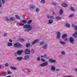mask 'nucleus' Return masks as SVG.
<instances>
[{
	"instance_id": "obj_1",
	"label": "nucleus",
	"mask_w": 77,
	"mask_h": 77,
	"mask_svg": "<svg viewBox=\"0 0 77 77\" xmlns=\"http://www.w3.org/2000/svg\"><path fill=\"white\" fill-rule=\"evenodd\" d=\"M23 28L26 29H24L25 32H29L32 30V26H30V25H25L23 26Z\"/></svg>"
},
{
	"instance_id": "obj_2",
	"label": "nucleus",
	"mask_w": 77,
	"mask_h": 77,
	"mask_svg": "<svg viewBox=\"0 0 77 77\" xmlns=\"http://www.w3.org/2000/svg\"><path fill=\"white\" fill-rule=\"evenodd\" d=\"M14 47H18V48H20V47H22V45L20 43H17L14 44Z\"/></svg>"
},
{
	"instance_id": "obj_3",
	"label": "nucleus",
	"mask_w": 77,
	"mask_h": 77,
	"mask_svg": "<svg viewBox=\"0 0 77 77\" xmlns=\"http://www.w3.org/2000/svg\"><path fill=\"white\" fill-rule=\"evenodd\" d=\"M48 65V63L47 62H45L41 64L40 66H47Z\"/></svg>"
},
{
	"instance_id": "obj_4",
	"label": "nucleus",
	"mask_w": 77,
	"mask_h": 77,
	"mask_svg": "<svg viewBox=\"0 0 77 77\" xmlns=\"http://www.w3.org/2000/svg\"><path fill=\"white\" fill-rule=\"evenodd\" d=\"M56 60H53L52 59H50L49 60V62L50 63H56Z\"/></svg>"
},
{
	"instance_id": "obj_5",
	"label": "nucleus",
	"mask_w": 77,
	"mask_h": 77,
	"mask_svg": "<svg viewBox=\"0 0 77 77\" xmlns=\"http://www.w3.org/2000/svg\"><path fill=\"white\" fill-rule=\"evenodd\" d=\"M30 52V50H29V49H26L25 51V54H29Z\"/></svg>"
},
{
	"instance_id": "obj_6",
	"label": "nucleus",
	"mask_w": 77,
	"mask_h": 77,
	"mask_svg": "<svg viewBox=\"0 0 77 77\" xmlns=\"http://www.w3.org/2000/svg\"><path fill=\"white\" fill-rule=\"evenodd\" d=\"M23 50H21L20 51H17V53L18 55H21V53H23Z\"/></svg>"
},
{
	"instance_id": "obj_7",
	"label": "nucleus",
	"mask_w": 77,
	"mask_h": 77,
	"mask_svg": "<svg viewBox=\"0 0 77 77\" xmlns=\"http://www.w3.org/2000/svg\"><path fill=\"white\" fill-rule=\"evenodd\" d=\"M60 32H57V39H59L60 37Z\"/></svg>"
},
{
	"instance_id": "obj_8",
	"label": "nucleus",
	"mask_w": 77,
	"mask_h": 77,
	"mask_svg": "<svg viewBox=\"0 0 77 77\" xmlns=\"http://www.w3.org/2000/svg\"><path fill=\"white\" fill-rule=\"evenodd\" d=\"M23 59V57H18L17 58L16 60L18 61H20L22 60V59Z\"/></svg>"
},
{
	"instance_id": "obj_9",
	"label": "nucleus",
	"mask_w": 77,
	"mask_h": 77,
	"mask_svg": "<svg viewBox=\"0 0 77 77\" xmlns=\"http://www.w3.org/2000/svg\"><path fill=\"white\" fill-rule=\"evenodd\" d=\"M69 40L70 42H71V43L73 42L74 41V38L73 37H70L69 38Z\"/></svg>"
},
{
	"instance_id": "obj_10",
	"label": "nucleus",
	"mask_w": 77,
	"mask_h": 77,
	"mask_svg": "<svg viewBox=\"0 0 77 77\" xmlns=\"http://www.w3.org/2000/svg\"><path fill=\"white\" fill-rule=\"evenodd\" d=\"M39 41V39H36L34 40L32 44V45H34V44H37V42H38Z\"/></svg>"
},
{
	"instance_id": "obj_11",
	"label": "nucleus",
	"mask_w": 77,
	"mask_h": 77,
	"mask_svg": "<svg viewBox=\"0 0 77 77\" xmlns=\"http://www.w3.org/2000/svg\"><path fill=\"white\" fill-rule=\"evenodd\" d=\"M55 66L54 65H52L51 66V70L52 71H55Z\"/></svg>"
},
{
	"instance_id": "obj_12",
	"label": "nucleus",
	"mask_w": 77,
	"mask_h": 77,
	"mask_svg": "<svg viewBox=\"0 0 77 77\" xmlns=\"http://www.w3.org/2000/svg\"><path fill=\"white\" fill-rule=\"evenodd\" d=\"M29 58V55L25 56L24 57V60H28Z\"/></svg>"
},
{
	"instance_id": "obj_13",
	"label": "nucleus",
	"mask_w": 77,
	"mask_h": 77,
	"mask_svg": "<svg viewBox=\"0 0 77 77\" xmlns=\"http://www.w3.org/2000/svg\"><path fill=\"white\" fill-rule=\"evenodd\" d=\"M62 6L64 7V8H66L68 5H66L65 3H63L61 5Z\"/></svg>"
},
{
	"instance_id": "obj_14",
	"label": "nucleus",
	"mask_w": 77,
	"mask_h": 77,
	"mask_svg": "<svg viewBox=\"0 0 77 77\" xmlns=\"http://www.w3.org/2000/svg\"><path fill=\"white\" fill-rule=\"evenodd\" d=\"M62 18V17L59 16H56L55 17V19L57 20H61Z\"/></svg>"
},
{
	"instance_id": "obj_15",
	"label": "nucleus",
	"mask_w": 77,
	"mask_h": 77,
	"mask_svg": "<svg viewBox=\"0 0 77 77\" xmlns=\"http://www.w3.org/2000/svg\"><path fill=\"white\" fill-rule=\"evenodd\" d=\"M68 36V35L66 34H64L62 35V38L63 39H64L65 37H67Z\"/></svg>"
},
{
	"instance_id": "obj_16",
	"label": "nucleus",
	"mask_w": 77,
	"mask_h": 77,
	"mask_svg": "<svg viewBox=\"0 0 77 77\" xmlns=\"http://www.w3.org/2000/svg\"><path fill=\"white\" fill-rule=\"evenodd\" d=\"M48 46V44H45L43 46V48H44V49H47V47Z\"/></svg>"
},
{
	"instance_id": "obj_17",
	"label": "nucleus",
	"mask_w": 77,
	"mask_h": 77,
	"mask_svg": "<svg viewBox=\"0 0 77 77\" xmlns=\"http://www.w3.org/2000/svg\"><path fill=\"white\" fill-rule=\"evenodd\" d=\"M12 45H13L12 43L9 42L7 44V46H8V47H11V46H12Z\"/></svg>"
},
{
	"instance_id": "obj_18",
	"label": "nucleus",
	"mask_w": 77,
	"mask_h": 77,
	"mask_svg": "<svg viewBox=\"0 0 77 77\" xmlns=\"http://www.w3.org/2000/svg\"><path fill=\"white\" fill-rule=\"evenodd\" d=\"M53 22V20H49V22L48 23V24H52V23Z\"/></svg>"
},
{
	"instance_id": "obj_19",
	"label": "nucleus",
	"mask_w": 77,
	"mask_h": 77,
	"mask_svg": "<svg viewBox=\"0 0 77 77\" xmlns=\"http://www.w3.org/2000/svg\"><path fill=\"white\" fill-rule=\"evenodd\" d=\"M65 26L69 28V27H70V25L69 23H66V24H65Z\"/></svg>"
},
{
	"instance_id": "obj_20",
	"label": "nucleus",
	"mask_w": 77,
	"mask_h": 77,
	"mask_svg": "<svg viewBox=\"0 0 77 77\" xmlns=\"http://www.w3.org/2000/svg\"><path fill=\"white\" fill-rule=\"evenodd\" d=\"M11 69H13V70H15V69H17V68L16 67H11Z\"/></svg>"
},
{
	"instance_id": "obj_21",
	"label": "nucleus",
	"mask_w": 77,
	"mask_h": 77,
	"mask_svg": "<svg viewBox=\"0 0 77 77\" xmlns=\"http://www.w3.org/2000/svg\"><path fill=\"white\" fill-rule=\"evenodd\" d=\"M60 43L62 45H65V42L62 41H60Z\"/></svg>"
},
{
	"instance_id": "obj_22",
	"label": "nucleus",
	"mask_w": 77,
	"mask_h": 77,
	"mask_svg": "<svg viewBox=\"0 0 77 77\" xmlns=\"http://www.w3.org/2000/svg\"><path fill=\"white\" fill-rule=\"evenodd\" d=\"M30 44L29 43H27L26 45V47H30Z\"/></svg>"
},
{
	"instance_id": "obj_23",
	"label": "nucleus",
	"mask_w": 77,
	"mask_h": 77,
	"mask_svg": "<svg viewBox=\"0 0 77 77\" xmlns=\"http://www.w3.org/2000/svg\"><path fill=\"white\" fill-rule=\"evenodd\" d=\"M22 22H23V23L24 24H26L27 23V20H22Z\"/></svg>"
},
{
	"instance_id": "obj_24",
	"label": "nucleus",
	"mask_w": 77,
	"mask_h": 77,
	"mask_svg": "<svg viewBox=\"0 0 77 77\" xmlns=\"http://www.w3.org/2000/svg\"><path fill=\"white\" fill-rule=\"evenodd\" d=\"M10 21V19L8 17H6V19L5 20V21L8 22V21Z\"/></svg>"
},
{
	"instance_id": "obj_25",
	"label": "nucleus",
	"mask_w": 77,
	"mask_h": 77,
	"mask_svg": "<svg viewBox=\"0 0 77 77\" xmlns=\"http://www.w3.org/2000/svg\"><path fill=\"white\" fill-rule=\"evenodd\" d=\"M72 26L73 27H74V28L75 29V30H77V26H75V25H72Z\"/></svg>"
},
{
	"instance_id": "obj_26",
	"label": "nucleus",
	"mask_w": 77,
	"mask_h": 77,
	"mask_svg": "<svg viewBox=\"0 0 77 77\" xmlns=\"http://www.w3.org/2000/svg\"><path fill=\"white\" fill-rule=\"evenodd\" d=\"M15 17L17 19H18L19 20H20V17L18 15H16Z\"/></svg>"
},
{
	"instance_id": "obj_27",
	"label": "nucleus",
	"mask_w": 77,
	"mask_h": 77,
	"mask_svg": "<svg viewBox=\"0 0 77 77\" xmlns=\"http://www.w3.org/2000/svg\"><path fill=\"white\" fill-rule=\"evenodd\" d=\"M19 40L20 41H22V42H24L25 41V40L23 38H20Z\"/></svg>"
},
{
	"instance_id": "obj_28",
	"label": "nucleus",
	"mask_w": 77,
	"mask_h": 77,
	"mask_svg": "<svg viewBox=\"0 0 77 77\" xmlns=\"http://www.w3.org/2000/svg\"><path fill=\"white\" fill-rule=\"evenodd\" d=\"M70 10H71V11H75V9H74V8L72 7H71L70 8Z\"/></svg>"
},
{
	"instance_id": "obj_29",
	"label": "nucleus",
	"mask_w": 77,
	"mask_h": 77,
	"mask_svg": "<svg viewBox=\"0 0 77 77\" xmlns=\"http://www.w3.org/2000/svg\"><path fill=\"white\" fill-rule=\"evenodd\" d=\"M61 54H63V55H65V51H62L61 52Z\"/></svg>"
},
{
	"instance_id": "obj_30",
	"label": "nucleus",
	"mask_w": 77,
	"mask_h": 77,
	"mask_svg": "<svg viewBox=\"0 0 77 77\" xmlns=\"http://www.w3.org/2000/svg\"><path fill=\"white\" fill-rule=\"evenodd\" d=\"M32 20H29L27 22L28 24H29L31 23V22H32Z\"/></svg>"
},
{
	"instance_id": "obj_31",
	"label": "nucleus",
	"mask_w": 77,
	"mask_h": 77,
	"mask_svg": "<svg viewBox=\"0 0 77 77\" xmlns=\"http://www.w3.org/2000/svg\"><path fill=\"white\" fill-rule=\"evenodd\" d=\"M44 44V42H42L40 43V45H39V46H41V45H42Z\"/></svg>"
},
{
	"instance_id": "obj_32",
	"label": "nucleus",
	"mask_w": 77,
	"mask_h": 77,
	"mask_svg": "<svg viewBox=\"0 0 77 77\" xmlns=\"http://www.w3.org/2000/svg\"><path fill=\"white\" fill-rule=\"evenodd\" d=\"M60 15H61V14H63V11L62 10H60Z\"/></svg>"
},
{
	"instance_id": "obj_33",
	"label": "nucleus",
	"mask_w": 77,
	"mask_h": 77,
	"mask_svg": "<svg viewBox=\"0 0 77 77\" xmlns=\"http://www.w3.org/2000/svg\"><path fill=\"white\" fill-rule=\"evenodd\" d=\"M35 8V6L33 5H31L30 6V8H31L32 9H34Z\"/></svg>"
},
{
	"instance_id": "obj_34",
	"label": "nucleus",
	"mask_w": 77,
	"mask_h": 77,
	"mask_svg": "<svg viewBox=\"0 0 77 77\" xmlns=\"http://www.w3.org/2000/svg\"><path fill=\"white\" fill-rule=\"evenodd\" d=\"M10 20L11 21H14V18L13 17H11L10 18Z\"/></svg>"
},
{
	"instance_id": "obj_35",
	"label": "nucleus",
	"mask_w": 77,
	"mask_h": 77,
	"mask_svg": "<svg viewBox=\"0 0 77 77\" xmlns=\"http://www.w3.org/2000/svg\"><path fill=\"white\" fill-rule=\"evenodd\" d=\"M73 16H74V14H72L69 16V17L71 18V17H72Z\"/></svg>"
},
{
	"instance_id": "obj_36",
	"label": "nucleus",
	"mask_w": 77,
	"mask_h": 77,
	"mask_svg": "<svg viewBox=\"0 0 77 77\" xmlns=\"http://www.w3.org/2000/svg\"><path fill=\"white\" fill-rule=\"evenodd\" d=\"M41 60V58L40 57H38L37 59V61H39Z\"/></svg>"
},
{
	"instance_id": "obj_37",
	"label": "nucleus",
	"mask_w": 77,
	"mask_h": 77,
	"mask_svg": "<svg viewBox=\"0 0 77 77\" xmlns=\"http://www.w3.org/2000/svg\"><path fill=\"white\" fill-rule=\"evenodd\" d=\"M52 5H56V3L55 2H52L51 3Z\"/></svg>"
},
{
	"instance_id": "obj_38",
	"label": "nucleus",
	"mask_w": 77,
	"mask_h": 77,
	"mask_svg": "<svg viewBox=\"0 0 77 77\" xmlns=\"http://www.w3.org/2000/svg\"><path fill=\"white\" fill-rule=\"evenodd\" d=\"M39 11H40V9H39L37 8L36 9V12H39Z\"/></svg>"
},
{
	"instance_id": "obj_39",
	"label": "nucleus",
	"mask_w": 77,
	"mask_h": 77,
	"mask_svg": "<svg viewBox=\"0 0 77 77\" xmlns=\"http://www.w3.org/2000/svg\"><path fill=\"white\" fill-rule=\"evenodd\" d=\"M5 66L8 67V66H9V64L8 63H6L5 64Z\"/></svg>"
},
{
	"instance_id": "obj_40",
	"label": "nucleus",
	"mask_w": 77,
	"mask_h": 77,
	"mask_svg": "<svg viewBox=\"0 0 77 77\" xmlns=\"http://www.w3.org/2000/svg\"><path fill=\"white\" fill-rule=\"evenodd\" d=\"M2 3H5V0H1Z\"/></svg>"
},
{
	"instance_id": "obj_41",
	"label": "nucleus",
	"mask_w": 77,
	"mask_h": 77,
	"mask_svg": "<svg viewBox=\"0 0 77 77\" xmlns=\"http://www.w3.org/2000/svg\"><path fill=\"white\" fill-rule=\"evenodd\" d=\"M9 41L10 42H13V41H12V40L11 39H9Z\"/></svg>"
},
{
	"instance_id": "obj_42",
	"label": "nucleus",
	"mask_w": 77,
	"mask_h": 77,
	"mask_svg": "<svg viewBox=\"0 0 77 77\" xmlns=\"http://www.w3.org/2000/svg\"><path fill=\"white\" fill-rule=\"evenodd\" d=\"M42 3H45V1L44 0H41Z\"/></svg>"
},
{
	"instance_id": "obj_43",
	"label": "nucleus",
	"mask_w": 77,
	"mask_h": 77,
	"mask_svg": "<svg viewBox=\"0 0 77 77\" xmlns=\"http://www.w3.org/2000/svg\"><path fill=\"white\" fill-rule=\"evenodd\" d=\"M2 3L0 2V8H2Z\"/></svg>"
},
{
	"instance_id": "obj_44",
	"label": "nucleus",
	"mask_w": 77,
	"mask_h": 77,
	"mask_svg": "<svg viewBox=\"0 0 77 77\" xmlns=\"http://www.w3.org/2000/svg\"><path fill=\"white\" fill-rule=\"evenodd\" d=\"M19 25H20V26H24V24H23V23H19Z\"/></svg>"
},
{
	"instance_id": "obj_45",
	"label": "nucleus",
	"mask_w": 77,
	"mask_h": 77,
	"mask_svg": "<svg viewBox=\"0 0 77 77\" xmlns=\"http://www.w3.org/2000/svg\"><path fill=\"white\" fill-rule=\"evenodd\" d=\"M41 60L42 61H43V62H44V61H45V60L44 58H42Z\"/></svg>"
},
{
	"instance_id": "obj_46",
	"label": "nucleus",
	"mask_w": 77,
	"mask_h": 77,
	"mask_svg": "<svg viewBox=\"0 0 77 77\" xmlns=\"http://www.w3.org/2000/svg\"><path fill=\"white\" fill-rule=\"evenodd\" d=\"M4 36H7V33H4Z\"/></svg>"
},
{
	"instance_id": "obj_47",
	"label": "nucleus",
	"mask_w": 77,
	"mask_h": 77,
	"mask_svg": "<svg viewBox=\"0 0 77 77\" xmlns=\"http://www.w3.org/2000/svg\"><path fill=\"white\" fill-rule=\"evenodd\" d=\"M47 18H48V19H50V16L48 15L47 16Z\"/></svg>"
},
{
	"instance_id": "obj_48",
	"label": "nucleus",
	"mask_w": 77,
	"mask_h": 77,
	"mask_svg": "<svg viewBox=\"0 0 77 77\" xmlns=\"http://www.w3.org/2000/svg\"><path fill=\"white\" fill-rule=\"evenodd\" d=\"M31 51L32 53H34V50L33 49H32L31 50Z\"/></svg>"
},
{
	"instance_id": "obj_49",
	"label": "nucleus",
	"mask_w": 77,
	"mask_h": 77,
	"mask_svg": "<svg viewBox=\"0 0 77 77\" xmlns=\"http://www.w3.org/2000/svg\"><path fill=\"white\" fill-rule=\"evenodd\" d=\"M12 73V72L11 71H8V74H11Z\"/></svg>"
},
{
	"instance_id": "obj_50",
	"label": "nucleus",
	"mask_w": 77,
	"mask_h": 77,
	"mask_svg": "<svg viewBox=\"0 0 77 77\" xmlns=\"http://www.w3.org/2000/svg\"><path fill=\"white\" fill-rule=\"evenodd\" d=\"M43 57H44V58H45V57H47V56H45V54H44Z\"/></svg>"
},
{
	"instance_id": "obj_51",
	"label": "nucleus",
	"mask_w": 77,
	"mask_h": 77,
	"mask_svg": "<svg viewBox=\"0 0 77 77\" xmlns=\"http://www.w3.org/2000/svg\"><path fill=\"white\" fill-rule=\"evenodd\" d=\"M76 35L75 34H73V37H74V38H76Z\"/></svg>"
},
{
	"instance_id": "obj_52",
	"label": "nucleus",
	"mask_w": 77,
	"mask_h": 77,
	"mask_svg": "<svg viewBox=\"0 0 77 77\" xmlns=\"http://www.w3.org/2000/svg\"><path fill=\"white\" fill-rule=\"evenodd\" d=\"M50 18H51V19H53V17L51 16H50Z\"/></svg>"
},
{
	"instance_id": "obj_53",
	"label": "nucleus",
	"mask_w": 77,
	"mask_h": 77,
	"mask_svg": "<svg viewBox=\"0 0 77 77\" xmlns=\"http://www.w3.org/2000/svg\"><path fill=\"white\" fill-rule=\"evenodd\" d=\"M26 70H27L28 71V72H31V70H29V69H26Z\"/></svg>"
},
{
	"instance_id": "obj_54",
	"label": "nucleus",
	"mask_w": 77,
	"mask_h": 77,
	"mask_svg": "<svg viewBox=\"0 0 77 77\" xmlns=\"http://www.w3.org/2000/svg\"><path fill=\"white\" fill-rule=\"evenodd\" d=\"M2 75L4 76H5L6 75V74L5 73H3Z\"/></svg>"
},
{
	"instance_id": "obj_55",
	"label": "nucleus",
	"mask_w": 77,
	"mask_h": 77,
	"mask_svg": "<svg viewBox=\"0 0 77 77\" xmlns=\"http://www.w3.org/2000/svg\"><path fill=\"white\" fill-rule=\"evenodd\" d=\"M64 41H68V40L67 39V38H66L65 39Z\"/></svg>"
},
{
	"instance_id": "obj_56",
	"label": "nucleus",
	"mask_w": 77,
	"mask_h": 77,
	"mask_svg": "<svg viewBox=\"0 0 77 77\" xmlns=\"http://www.w3.org/2000/svg\"><path fill=\"white\" fill-rule=\"evenodd\" d=\"M75 34L77 35V31H76L75 32Z\"/></svg>"
},
{
	"instance_id": "obj_57",
	"label": "nucleus",
	"mask_w": 77,
	"mask_h": 77,
	"mask_svg": "<svg viewBox=\"0 0 77 77\" xmlns=\"http://www.w3.org/2000/svg\"><path fill=\"white\" fill-rule=\"evenodd\" d=\"M56 71H59V69H56Z\"/></svg>"
},
{
	"instance_id": "obj_58",
	"label": "nucleus",
	"mask_w": 77,
	"mask_h": 77,
	"mask_svg": "<svg viewBox=\"0 0 77 77\" xmlns=\"http://www.w3.org/2000/svg\"><path fill=\"white\" fill-rule=\"evenodd\" d=\"M2 68V66L1 65H0V69Z\"/></svg>"
},
{
	"instance_id": "obj_59",
	"label": "nucleus",
	"mask_w": 77,
	"mask_h": 77,
	"mask_svg": "<svg viewBox=\"0 0 77 77\" xmlns=\"http://www.w3.org/2000/svg\"><path fill=\"white\" fill-rule=\"evenodd\" d=\"M55 14V13L54 12V11H53V14Z\"/></svg>"
},
{
	"instance_id": "obj_60",
	"label": "nucleus",
	"mask_w": 77,
	"mask_h": 77,
	"mask_svg": "<svg viewBox=\"0 0 77 77\" xmlns=\"http://www.w3.org/2000/svg\"><path fill=\"white\" fill-rule=\"evenodd\" d=\"M20 24V23H19V22H17V24Z\"/></svg>"
},
{
	"instance_id": "obj_61",
	"label": "nucleus",
	"mask_w": 77,
	"mask_h": 77,
	"mask_svg": "<svg viewBox=\"0 0 77 77\" xmlns=\"http://www.w3.org/2000/svg\"><path fill=\"white\" fill-rule=\"evenodd\" d=\"M75 71H76V72H77V69H75Z\"/></svg>"
},
{
	"instance_id": "obj_62",
	"label": "nucleus",
	"mask_w": 77,
	"mask_h": 77,
	"mask_svg": "<svg viewBox=\"0 0 77 77\" xmlns=\"http://www.w3.org/2000/svg\"><path fill=\"white\" fill-rule=\"evenodd\" d=\"M43 56H41V57H43Z\"/></svg>"
},
{
	"instance_id": "obj_63",
	"label": "nucleus",
	"mask_w": 77,
	"mask_h": 77,
	"mask_svg": "<svg viewBox=\"0 0 77 77\" xmlns=\"http://www.w3.org/2000/svg\"><path fill=\"white\" fill-rule=\"evenodd\" d=\"M2 2H1V0H0V3H1Z\"/></svg>"
},
{
	"instance_id": "obj_64",
	"label": "nucleus",
	"mask_w": 77,
	"mask_h": 77,
	"mask_svg": "<svg viewBox=\"0 0 77 77\" xmlns=\"http://www.w3.org/2000/svg\"><path fill=\"white\" fill-rule=\"evenodd\" d=\"M69 77H71V76H69Z\"/></svg>"
}]
</instances>
